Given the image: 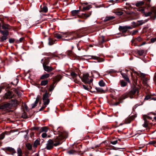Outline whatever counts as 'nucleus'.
Segmentation results:
<instances>
[{"label": "nucleus", "mask_w": 156, "mask_h": 156, "mask_svg": "<svg viewBox=\"0 0 156 156\" xmlns=\"http://www.w3.org/2000/svg\"><path fill=\"white\" fill-rule=\"evenodd\" d=\"M81 79L82 81L85 83H90L93 80V78L87 73H84Z\"/></svg>", "instance_id": "4"}, {"label": "nucleus", "mask_w": 156, "mask_h": 156, "mask_svg": "<svg viewBox=\"0 0 156 156\" xmlns=\"http://www.w3.org/2000/svg\"><path fill=\"white\" fill-rule=\"evenodd\" d=\"M46 105H44L40 109L39 111H41L43 110L44 109L46 108Z\"/></svg>", "instance_id": "60"}, {"label": "nucleus", "mask_w": 156, "mask_h": 156, "mask_svg": "<svg viewBox=\"0 0 156 156\" xmlns=\"http://www.w3.org/2000/svg\"><path fill=\"white\" fill-rule=\"evenodd\" d=\"M17 154L18 156H22V151L21 150L20 148H18L17 149Z\"/></svg>", "instance_id": "42"}, {"label": "nucleus", "mask_w": 156, "mask_h": 156, "mask_svg": "<svg viewBox=\"0 0 156 156\" xmlns=\"http://www.w3.org/2000/svg\"><path fill=\"white\" fill-rule=\"evenodd\" d=\"M148 80V79L147 78H143L142 79V80L143 84H144L145 85H146L147 84Z\"/></svg>", "instance_id": "44"}, {"label": "nucleus", "mask_w": 156, "mask_h": 156, "mask_svg": "<svg viewBox=\"0 0 156 156\" xmlns=\"http://www.w3.org/2000/svg\"><path fill=\"white\" fill-rule=\"evenodd\" d=\"M156 100V98H152L151 97V100Z\"/></svg>", "instance_id": "63"}, {"label": "nucleus", "mask_w": 156, "mask_h": 156, "mask_svg": "<svg viewBox=\"0 0 156 156\" xmlns=\"http://www.w3.org/2000/svg\"><path fill=\"white\" fill-rule=\"evenodd\" d=\"M70 76L73 78V79L74 80V81H75V80L77 76V74L75 73V72H72L70 73Z\"/></svg>", "instance_id": "24"}, {"label": "nucleus", "mask_w": 156, "mask_h": 156, "mask_svg": "<svg viewBox=\"0 0 156 156\" xmlns=\"http://www.w3.org/2000/svg\"><path fill=\"white\" fill-rule=\"evenodd\" d=\"M22 117L24 118H27V115L26 114L25 112H24L22 114Z\"/></svg>", "instance_id": "54"}, {"label": "nucleus", "mask_w": 156, "mask_h": 156, "mask_svg": "<svg viewBox=\"0 0 156 156\" xmlns=\"http://www.w3.org/2000/svg\"><path fill=\"white\" fill-rule=\"evenodd\" d=\"M105 41V37L104 36H102L99 37V42L100 44H102Z\"/></svg>", "instance_id": "30"}, {"label": "nucleus", "mask_w": 156, "mask_h": 156, "mask_svg": "<svg viewBox=\"0 0 156 156\" xmlns=\"http://www.w3.org/2000/svg\"><path fill=\"white\" fill-rule=\"evenodd\" d=\"M2 29L4 30H10L11 28L10 26L7 24H3L2 25Z\"/></svg>", "instance_id": "20"}, {"label": "nucleus", "mask_w": 156, "mask_h": 156, "mask_svg": "<svg viewBox=\"0 0 156 156\" xmlns=\"http://www.w3.org/2000/svg\"><path fill=\"white\" fill-rule=\"evenodd\" d=\"M92 7L91 5H89L86 7H83V8L82 11L85 10H88Z\"/></svg>", "instance_id": "37"}, {"label": "nucleus", "mask_w": 156, "mask_h": 156, "mask_svg": "<svg viewBox=\"0 0 156 156\" xmlns=\"http://www.w3.org/2000/svg\"><path fill=\"white\" fill-rule=\"evenodd\" d=\"M146 42L144 41V42L143 43H142L141 44L138 45V46L139 47H140L142 45H143L144 44H146Z\"/></svg>", "instance_id": "62"}, {"label": "nucleus", "mask_w": 156, "mask_h": 156, "mask_svg": "<svg viewBox=\"0 0 156 156\" xmlns=\"http://www.w3.org/2000/svg\"><path fill=\"white\" fill-rule=\"evenodd\" d=\"M43 101L44 105H47L49 103L50 100L48 99V94L47 92L43 94Z\"/></svg>", "instance_id": "9"}, {"label": "nucleus", "mask_w": 156, "mask_h": 156, "mask_svg": "<svg viewBox=\"0 0 156 156\" xmlns=\"http://www.w3.org/2000/svg\"><path fill=\"white\" fill-rule=\"evenodd\" d=\"M10 134V133L8 131H5L2 133L0 135V141L3 140L5 137V135H9Z\"/></svg>", "instance_id": "16"}, {"label": "nucleus", "mask_w": 156, "mask_h": 156, "mask_svg": "<svg viewBox=\"0 0 156 156\" xmlns=\"http://www.w3.org/2000/svg\"><path fill=\"white\" fill-rule=\"evenodd\" d=\"M149 118V117L147 115H144L143 119L144 120V123L143 125V126L144 127H147L148 126V123L147 120V119Z\"/></svg>", "instance_id": "15"}, {"label": "nucleus", "mask_w": 156, "mask_h": 156, "mask_svg": "<svg viewBox=\"0 0 156 156\" xmlns=\"http://www.w3.org/2000/svg\"><path fill=\"white\" fill-rule=\"evenodd\" d=\"M139 90L137 87H134L128 92L124 94H126V98L128 96L130 98H135L137 97L139 95Z\"/></svg>", "instance_id": "3"}, {"label": "nucleus", "mask_w": 156, "mask_h": 156, "mask_svg": "<svg viewBox=\"0 0 156 156\" xmlns=\"http://www.w3.org/2000/svg\"><path fill=\"white\" fill-rule=\"evenodd\" d=\"M13 95L12 94V92L9 91L5 94L3 96V98L4 99H10L12 98L13 97Z\"/></svg>", "instance_id": "12"}, {"label": "nucleus", "mask_w": 156, "mask_h": 156, "mask_svg": "<svg viewBox=\"0 0 156 156\" xmlns=\"http://www.w3.org/2000/svg\"><path fill=\"white\" fill-rule=\"evenodd\" d=\"M0 33L3 35L1 38V41L2 42L8 38V36L9 35V32L8 30H5L0 31Z\"/></svg>", "instance_id": "7"}, {"label": "nucleus", "mask_w": 156, "mask_h": 156, "mask_svg": "<svg viewBox=\"0 0 156 156\" xmlns=\"http://www.w3.org/2000/svg\"><path fill=\"white\" fill-rule=\"evenodd\" d=\"M8 151H9L11 154H12L13 155L14 154L16 153L15 150L11 147H9L7 149Z\"/></svg>", "instance_id": "27"}, {"label": "nucleus", "mask_w": 156, "mask_h": 156, "mask_svg": "<svg viewBox=\"0 0 156 156\" xmlns=\"http://www.w3.org/2000/svg\"><path fill=\"white\" fill-rule=\"evenodd\" d=\"M126 98V94H123L122 95L120 98H119V101L113 104L114 105H117L119 104L122 103V101Z\"/></svg>", "instance_id": "11"}, {"label": "nucleus", "mask_w": 156, "mask_h": 156, "mask_svg": "<svg viewBox=\"0 0 156 156\" xmlns=\"http://www.w3.org/2000/svg\"><path fill=\"white\" fill-rule=\"evenodd\" d=\"M18 80L17 78H16L14 79V80L12 82V83L13 85H16L18 83Z\"/></svg>", "instance_id": "45"}, {"label": "nucleus", "mask_w": 156, "mask_h": 156, "mask_svg": "<svg viewBox=\"0 0 156 156\" xmlns=\"http://www.w3.org/2000/svg\"><path fill=\"white\" fill-rule=\"evenodd\" d=\"M73 51L71 50H68L67 51V54H68V55H70L73 54Z\"/></svg>", "instance_id": "55"}, {"label": "nucleus", "mask_w": 156, "mask_h": 156, "mask_svg": "<svg viewBox=\"0 0 156 156\" xmlns=\"http://www.w3.org/2000/svg\"><path fill=\"white\" fill-rule=\"evenodd\" d=\"M121 74L122 75L123 78L124 79H125L127 82L129 83H130V81L129 80V77H128L127 75L126 74L121 73Z\"/></svg>", "instance_id": "17"}, {"label": "nucleus", "mask_w": 156, "mask_h": 156, "mask_svg": "<svg viewBox=\"0 0 156 156\" xmlns=\"http://www.w3.org/2000/svg\"><path fill=\"white\" fill-rule=\"evenodd\" d=\"M156 143V142L154 140H153L152 141H150L149 142V144H150L154 145Z\"/></svg>", "instance_id": "56"}, {"label": "nucleus", "mask_w": 156, "mask_h": 156, "mask_svg": "<svg viewBox=\"0 0 156 156\" xmlns=\"http://www.w3.org/2000/svg\"><path fill=\"white\" fill-rule=\"evenodd\" d=\"M91 14V12H90L88 14L83 13L82 15H84L85 17H89Z\"/></svg>", "instance_id": "48"}, {"label": "nucleus", "mask_w": 156, "mask_h": 156, "mask_svg": "<svg viewBox=\"0 0 156 156\" xmlns=\"http://www.w3.org/2000/svg\"><path fill=\"white\" fill-rule=\"evenodd\" d=\"M43 67L44 70L48 72H50L54 69L51 66H46Z\"/></svg>", "instance_id": "14"}, {"label": "nucleus", "mask_w": 156, "mask_h": 156, "mask_svg": "<svg viewBox=\"0 0 156 156\" xmlns=\"http://www.w3.org/2000/svg\"><path fill=\"white\" fill-rule=\"evenodd\" d=\"M120 86L122 87H126L127 85V83L123 80H121L119 81Z\"/></svg>", "instance_id": "19"}, {"label": "nucleus", "mask_w": 156, "mask_h": 156, "mask_svg": "<svg viewBox=\"0 0 156 156\" xmlns=\"http://www.w3.org/2000/svg\"><path fill=\"white\" fill-rule=\"evenodd\" d=\"M55 82H53L50 85L49 88V90L50 91H52L54 88L55 85Z\"/></svg>", "instance_id": "26"}, {"label": "nucleus", "mask_w": 156, "mask_h": 156, "mask_svg": "<svg viewBox=\"0 0 156 156\" xmlns=\"http://www.w3.org/2000/svg\"><path fill=\"white\" fill-rule=\"evenodd\" d=\"M48 128L47 126H44L41 127L40 130V133H41L43 132H44L45 133H46L48 131Z\"/></svg>", "instance_id": "23"}, {"label": "nucleus", "mask_w": 156, "mask_h": 156, "mask_svg": "<svg viewBox=\"0 0 156 156\" xmlns=\"http://www.w3.org/2000/svg\"><path fill=\"white\" fill-rule=\"evenodd\" d=\"M115 18V17L114 16H108L105 17L104 20L105 22L113 20Z\"/></svg>", "instance_id": "33"}, {"label": "nucleus", "mask_w": 156, "mask_h": 156, "mask_svg": "<svg viewBox=\"0 0 156 156\" xmlns=\"http://www.w3.org/2000/svg\"><path fill=\"white\" fill-rule=\"evenodd\" d=\"M144 4V2L143 1L138 2L136 3V6L137 7H140Z\"/></svg>", "instance_id": "31"}, {"label": "nucleus", "mask_w": 156, "mask_h": 156, "mask_svg": "<svg viewBox=\"0 0 156 156\" xmlns=\"http://www.w3.org/2000/svg\"><path fill=\"white\" fill-rule=\"evenodd\" d=\"M95 89L96 90L97 92L98 93H102L104 92V90L100 87H96Z\"/></svg>", "instance_id": "32"}, {"label": "nucleus", "mask_w": 156, "mask_h": 156, "mask_svg": "<svg viewBox=\"0 0 156 156\" xmlns=\"http://www.w3.org/2000/svg\"><path fill=\"white\" fill-rule=\"evenodd\" d=\"M68 153L69 154H73L76 153V152L74 150H72L68 151Z\"/></svg>", "instance_id": "46"}, {"label": "nucleus", "mask_w": 156, "mask_h": 156, "mask_svg": "<svg viewBox=\"0 0 156 156\" xmlns=\"http://www.w3.org/2000/svg\"><path fill=\"white\" fill-rule=\"evenodd\" d=\"M99 85L101 87H104L105 85V83L102 80H101L99 82Z\"/></svg>", "instance_id": "39"}, {"label": "nucleus", "mask_w": 156, "mask_h": 156, "mask_svg": "<svg viewBox=\"0 0 156 156\" xmlns=\"http://www.w3.org/2000/svg\"><path fill=\"white\" fill-rule=\"evenodd\" d=\"M125 12L127 14H131L132 13L130 11L129 9L126 8V10H125Z\"/></svg>", "instance_id": "49"}, {"label": "nucleus", "mask_w": 156, "mask_h": 156, "mask_svg": "<svg viewBox=\"0 0 156 156\" xmlns=\"http://www.w3.org/2000/svg\"><path fill=\"white\" fill-rule=\"evenodd\" d=\"M66 136V134L64 133H61L53 140L49 139L47 142L46 148L48 150L51 149L53 146H57L62 144L63 140Z\"/></svg>", "instance_id": "1"}, {"label": "nucleus", "mask_w": 156, "mask_h": 156, "mask_svg": "<svg viewBox=\"0 0 156 156\" xmlns=\"http://www.w3.org/2000/svg\"><path fill=\"white\" fill-rule=\"evenodd\" d=\"M137 10L140 12H141L142 13H143L144 12V8H139L137 9Z\"/></svg>", "instance_id": "47"}, {"label": "nucleus", "mask_w": 156, "mask_h": 156, "mask_svg": "<svg viewBox=\"0 0 156 156\" xmlns=\"http://www.w3.org/2000/svg\"><path fill=\"white\" fill-rule=\"evenodd\" d=\"M151 97L149 95L146 96L144 98V100H150L151 101Z\"/></svg>", "instance_id": "51"}, {"label": "nucleus", "mask_w": 156, "mask_h": 156, "mask_svg": "<svg viewBox=\"0 0 156 156\" xmlns=\"http://www.w3.org/2000/svg\"><path fill=\"white\" fill-rule=\"evenodd\" d=\"M152 16V17L154 19H155L156 18V9H154L152 10L151 12H148L147 13H144V16L147 17L151 15Z\"/></svg>", "instance_id": "6"}, {"label": "nucleus", "mask_w": 156, "mask_h": 156, "mask_svg": "<svg viewBox=\"0 0 156 156\" xmlns=\"http://www.w3.org/2000/svg\"><path fill=\"white\" fill-rule=\"evenodd\" d=\"M41 136L43 138H45L47 136V134L46 133H42Z\"/></svg>", "instance_id": "57"}, {"label": "nucleus", "mask_w": 156, "mask_h": 156, "mask_svg": "<svg viewBox=\"0 0 156 156\" xmlns=\"http://www.w3.org/2000/svg\"><path fill=\"white\" fill-rule=\"evenodd\" d=\"M26 147H27V149L29 150H30L32 149V145L30 144V143H27L26 145Z\"/></svg>", "instance_id": "40"}, {"label": "nucleus", "mask_w": 156, "mask_h": 156, "mask_svg": "<svg viewBox=\"0 0 156 156\" xmlns=\"http://www.w3.org/2000/svg\"><path fill=\"white\" fill-rule=\"evenodd\" d=\"M131 29V27L130 26H120L119 27V30L120 31H121L122 33H125L126 32L128 29Z\"/></svg>", "instance_id": "10"}, {"label": "nucleus", "mask_w": 156, "mask_h": 156, "mask_svg": "<svg viewBox=\"0 0 156 156\" xmlns=\"http://www.w3.org/2000/svg\"><path fill=\"white\" fill-rule=\"evenodd\" d=\"M134 73L135 74L139 76H140V77H142L143 79L144 78V77L145 76V74H144V73H141L140 74H139V73H138L136 71L134 72Z\"/></svg>", "instance_id": "36"}, {"label": "nucleus", "mask_w": 156, "mask_h": 156, "mask_svg": "<svg viewBox=\"0 0 156 156\" xmlns=\"http://www.w3.org/2000/svg\"><path fill=\"white\" fill-rule=\"evenodd\" d=\"M9 41L10 43H13L14 41V40L12 38H10L9 40Z\"/></svg>", "instance_id": "59"}, {"label": "nucleus", "mask_w": 156, "mask_h": 156, "mask_svg": "<svg viewBox=\"0 0 156 156\" xmlns=\"http://www.w3.org/2000/svg\"><path fill=\"white\" fill-rule=\"evenodd\" d=\"M156 41V37L152 38L151 39L150 42L151 43H154Z\"/></svg>", "instance_id": "50"}, {"label": "nucleus", "mask_w": 156, "mask_h": 156, "mask_svg": "<svg viewBox=\"0 0 156 156\" xmlns=\"http://www.w3.org/2000/svg\"><path fill=\"white\" fill-rule=\"evenodd\" d=\"M49 76L50 75L49 74H44L41 76L40 79L44 80L48 78Z\"/></svg>", "instance_id": "25"}, {"label": "nucleus", "mask_w": 156, "mask_h": 156, "mask_svg": "<svg viewBox=\"0 0 156 156\" xmlns=\"http://www.w3.org/2000/svg\"><path fill=\"white\" fill-rule=\"evenodd\" d=\"M80 12V10H73L71 11V13L73 16H78V14Z\"/></svg>", "instance_id": "22"}, {"label": "nucleus", "mask_w": 156, "mask_h": 156, "mask_svg": "<svg viewBox=\"0 0 156 156\" xmlns=\"http://www.w3.org/2000/svg\"><path fill=\"white\" fill-rule=\"evenodd\" d=\"M40 141L38 140H36L34 141V147H37L38 145L40 144Z\"/></svg>", "instance_id": "38"}, {"label": "nucleus", "mask_w": 156, "mask_h": 156, "mask_svg": "<svg viewBox=\"0 0 156 156\" xmlns=\"http://www.w3.org/2000/svg\"><path fill=\"white\" fill-rule=\"evenodd\" d=\"M55 37L56 38L58 39H61L62 37H71V38H69L68 39H66L65 40H73V39H76V38L79 37L78 36V35L77 34L75 33H70L67 35L66 34H63V35H61L60 34H55Z\"/></svg>", "instance_id": "2"}, {"label": "nucleus", "mask_w": 156, "mask_h": 156, "mask_svg": "<svg viewBox=\"0 0 156 156\" xmlns=\"http://www.w3.org/2000/svg\"><path fill=\"white\" fill-rule=\"evenodd\" d=\"M12 105L9 103H5L2 104L0 105V109L5 110L11 109Z\"/></svg>", "instance_id": "8"}, {"label": "nucleus", "mask_w": 156, "mask_h": 156, "mask_svg": "<svg viewBox=\"0 0 156 156\" xmlns=\"http://www.w3.org/2000/svg\"><path fill=\"white\" fill-rule=\"evenodd\" d=\"M48 11V9L47 6L44 5L43 8H41V9L40 11V12H47Z\"/></svg>", "instance_id": "29"}, {"label": "nucleus", "mask_w": 156, "mask_h": 156, "mask_svg": "<svg viewBox=\"0 0 156 156\" xmlns=\"http://www.w3.org/2000/svg\"><path fill=\"white\" fill-rule=\"evenodd\" d=\"M24 37H21L19 39V40L18 41V43H20L22 42L23 41H24Z\"/></svg>", "instance_id": "53"}, {"label": "nucleus", "mask_w": 156, "mask_h": 156, "mask_svg": "<svg viewBox=\"0 0 156 156\" xmlns=\"http://www.w3.org/2000/svg\"><path fill=\"white\" fill-rule=\"evenodd\" d=\"M48 83V80H47L41 81L40 85L42 86H45L47 85Z\"/></svg>", "instance_id": "34"}, {"label": "nucleus", "mask_w": 156, "mask_h": 156, "mask_svg": "<svg viewBox=\"0 0 156 156\" xmlns=\"http://www.w3.org/2000/svg\"><path fill=\"white\" fill-rule=\"evenodd\" d=\"M123 13L122 11H117L116 12V15L119 16H121L123 14Z\"/></svg>", "instance_id": "52"}, {"label": "nucleus", "mask_w": 156, "mask_h": 156, "mask_svg": "<svg viewBox=\"0 0 156 156\" xmlns=\"http://www.w3.org/2000/svg\"><path fill=\"white\" fill-rule=\"evenodd\" d=\"M118 143V140H116L114 141H112L111 142V143L113 145H115L117 144Z\"/></svg>", "instance_id": "58"}, {"label": "nucleus", "mask_w": 156, "mask_h": 156, "mask_svg": "<svg viewBox=\"0 0 156 156\" xmlns=\"http://www.w3.org/2000/svg\"><path fill=\"white\" fill-rule=\"evenodd\" d=\"M136 117L134 115H132L128 117L125 120V123H129L133 120Z\"/></svg>", "instance_id": "13"}, {"label": "nucleus", "mask_w": 156, "mask_h": 156, "mask_svg": "<svg viewBox=\"0 0 156 156\" xmlns=\"http://www.w3.org/2000/svg\"><path fill=\"white\" fill-rule=\"evenodd\" d=\"M62 76L61 75H57L54 78L53 81L56 83L62 79Z\"/></svg>", "instance_id": "18"}, {"label": "nucleus", "mask_w": 156, "mask_h": 156, "mask_svg": "<svg viewBox=\"0 0 156 156\" xmlns=\"http://www.w3.org/2000/svg\"><path fill=\"white\" fill-rule=\"evenodd\" d=\"M56 40L55 39L53 40L51 38H49V39L48 44L50 45H52L55 43Z\"/></svg>", "instance_id": "35"}, {"label": "nucleus", "mask_w": 156, "mask_h": 156, "mask_svg": "<svg viewBox=\"0 0 156 156\" xmlns=\"http://www.w3.org/2000/svg\"><path fill=\"white\" fill-rule=\"evenodd\" d=\"M154 119L156 120V116L154 117Z\"/></svg>", "instance_id": "64"}, {"label": "nucleus", "mask_w": 156, "mask_h": 156, "mask_svg": "<svg viewBox=\"0 0 156 156\" xmlns=\"http://www.w3.org/2000/svg\"><path fill=\"white\" fill-rule=\"evenodd\" d=\"M83 86L84 89L86 90H88V88L87 86L84 85H83Z\"/></svg>", "instance_id": "61"}, {"label": "nucleus", "mask_w": 156, "mask_h": 156, "mask_svg": "<svg viewBox=\"0 0 156 156\" xmlns=\"http://www.w3.org/2000/svg\"><path fill=\"white\" fill-rule=\"evenodd\" d=\"M39 101V98H37L34 103L31 105L32 108H34L37 105L38 102Z\"/></svg>", "instance_id": "28"}, {"label": "nucleus", "mask_w": 156, "mask_h": 156, "mask_svg": "<svg viewBox=\"0 0 156 156\" xmlns=\"http://www.w3.org/2000/svg\"><path fill=\"white\" fill-rule=\"evenodd\" d=\"M48 55L50 56V57H45L44 59H42L41 60V62L42 63L43 67L47 66L50 62L49 58H53L55 56L54 54L50 53Z\"/></svg>", "instance_id": "5"}, {"label": "nucleus", "mask_w": 156, "mask_h": 156, "mask_svg": "<svg viewBox=\"0 0 156 156\" xmlns=\"http://www.w3.org/2000/svg\"><path fill=\"white\" fill-rule=\"evenodd\" d=\"M135 40L136 41L139 42L142 41H143V39L142 37L140 36H138L136 38Z\"/></svg>", "instance_id": "43"}, {"label": "nucleus", "mask_w": 156, "mask_h": 156, "mask_svg": "<svg viewBox=\"0 0 156 156\" xmlns=\"http://www.w3.org/2000/svg\"><path fill=\"white\" fill-rule=\"evenodd\" d=\"M148 21V20L147 19L145 20H138L137 22V24L138 26H140L146 23Z\"/></svg>", "instance_id": "21"}, {"label": "nucleus", "mask_w": 156, "mask_h": 156, "mask_svg": "<svg viewBox=\"0 0 156 156\" xmlns=\"http://www.w3.org/2000/svg\"><path fill=\"white\" fill-rule=\"evenodd\" d=\"M144 53V51L143 50H140L137 51V53H138L141 56Z\"/></svg>", "instance_id": "41"}]
</instances>
